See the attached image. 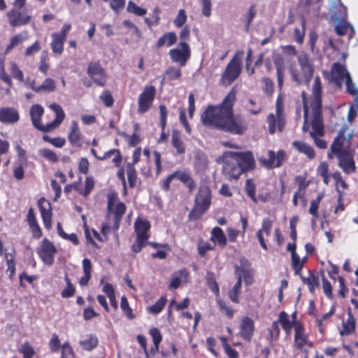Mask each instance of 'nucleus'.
<instances>
[{"mask_svg":"<svg viewBox=\"0 0 358 358\" xmlns=\"http://www.w3.org/2000/svg\"><path fill=\"white\" fill-rule=\"evenodd\" d=\"M9 71L10 72L11 76H9L5 70L3 62H1V65L0 66V80L6 83L8 87H11L13 86L12 78L18 80L20 83L24 81V73L23 71L20 69L18 64L15 62H9Z\"/></svg>","mask_w":358,"mask_h":358,"instance_id":"nucleus-14","label":"nucleus"},{"mask_svg":"<svg viewBox=\"0 0 358 358\" xmlns=\"http://www.w3.org/2000/svg\"><path fill=\"white\" fill-rule=\"evenodd\" d=\"M236 93L233 87L220 104L208 106L201 116L203 124L232 134H244L248 124L241 115H234V112Z\"/></svg>","mask_w":358,"mask_h":358,"instance_id":"nucleus-1","label":"nucleus"},{"mask_svg":"<svg viewBox=\"0 0 358 358\" xmlns=\"http://www.w3.org/2000/svg\"><path fill=\"white\" fill-rule=\"evenodd\" d=\"M20 116L17 109L13 107L0 108V122L5 124H13L20 120Z\"/></svg>","mask_w":358,"mask_h":358,"instance_id":"nucleus-25","label":"nucleus"},{"mask_svg":"<svg viewBox=\"0 0 358 358\" xmlns=\"http://www.w3.org/2000/svg\"><path fill=\"white\" fill-rule=\"evenodd\" d=\"M87 74L90 80H83V85L86 87H91L93 84L101 87L106 85L108 75L99 61H91L88 63Z\"/></svg>","mask_w":358,"mask_h":358,"instance_id":"nucleus-4","label":"nucleus"},{"mask_svg":"<svg viewBox=\"0 0 358 358\" xmlns=\"http://www.w3.org/2000/svg\"><path fill=\"white\" fill-rule=\"evenodd\" d=\"M245 191L248 197L255 203H258V199L256 196V185L252 179L249 178L246 180Z\"/></svg>","mask_w":358,"mask_h":358,"instance_id":"nucleus-47","label":"nucleus"},{"mask_svg":"<svg viewBox=\"0 0 358 358\" xmlns=\"http://www.w3.org/2000/svg\"><path fill=\"white\" fill-rule=\"evenodd\" d=\"M302 282L308 287L310 293L314 294L315 289L320 287L319 276L309 271V276L306 278L302 275L300 276Z\"/></svg>","mask_w":358,"mask_h":358,"instance_id":"nucleus-37","label":"nucleus"},{"mask_svg":"<svg viewBox=\"0 0 358 358\" xmlns=\"http://www.w3.org/2000/svg\"><path fill=\"white\" fill-rule=\"evenodd\" d=\"M242 71L241 59L238 53L234 55L223 71L220 83L224 86L231 85L240 76Z\"/></svg>","mask_w":358,"mask_h":358,"instance_id":"nucleus-8","label":"nucleus"},{"mask_svg":"<svg viewBox=\"0 0 358 358\" xmlns=\"http://www.w3.org/2000/svg\"><path fill=\"white\" fill-rule=\"evenodd\" d=\"M71 185H73V190L76 191L84 197H87L94 187V180L92 177L88 176L85 178L84 187L80 186V180Z\"/></svg>","mask_w":358,"mask_h":358,"instance_id":"nucleus-28","label":"nucleus"},{"mask_svg":"<svg viewBox=\"0 0 358 358\" xmlns=\"http://www.w3.org/2000/svg\"><path fill=\"white\" fill-rule=\"evenodd\" d=\"M210 241L215 244L217 243L222 248H224L227 243V237L223 230L218 227L213 228L211 231Z\"/></svg>","mask_w":358,"mask_h":358,"instance_id":"nucleus-34","label":"nucleus"},{"mask_svg":"<svg viewBox=\"0 0 358 358\" xmlns=\"http://www.w3.org/2000/svg\"><path fill=\"white\" fill-rule=\"evenodd\" d=\"M18 351L22 355L23 358H32L36 353L34 347L29 341L23 343Z\"/></svg>","mask_w":358,"mask_h":358,"instance_id":"nucleus-51","label":"nucleus"},{"mask_svg":"<svg viewBox=\"0 0 358 358\" xmlns=\"http://www.w3.org/2000/svg\"><path fill=\"white\" fill-rule=\"evenodd\" d=\"M171 144L174 148L176 149L178 154H184L185 152V147L181 140L180 132L174 130L171 135Z\"/></svg>","mask_w":358,"mask_h":358,"instance_id":"nucleus-41","label":"nucleus"},{"mask_svg":"<svg viewBox=\"0 0 358 358\" xmlns=\"http://www.w3.org/2000/svg\"><path fill=\"white\" fill-rule=\"evenodd\" d=\"M160 10L158 7H156L152 14V18H144L145 22L148 24V26H157L159 24L160 17H159Z\"/></svg>","mask_w":358,"mask_h":358,"instance_id":"nucleus-62","label":"nucleus"},{"mask_svg":"<svg viewBox=\"0 0 358 358\" xmlns=\"http://www.w3.org/2000/svg\"><path fill=\"white\" fill-rule=\"evenodd\" d=\"M298 62L299 64L301 71H302V75L299 70L291 69L290 73L292 78L297 83V85H301L303 82L306 85H308L313 78L314 69L310 63L308 57L306 55L303 57L299 55L298 57Z\"/></svg>","mask_w":358,"mask_h":358,"instance_id":"nucleus-6","label":"nucleus"},{"mask_svg":"<svg viewBox=\"0 0 358 358\" xmlns=\"http://www.w3.org/2000/svg\"><path fill=\"white\" fill-rule=\"evenodd\" d=\"M36 252L43 263L50 266L55 262V256L57 253V250L52 242L48 238H44Z\"/></svg>","mask_w":358,"mask_h":358,"instance_id":"nucleus-18","label":"nucleus"},{"mask_svg":"<svg viewBox=\"0 0 358 358\" xmlns=\"http://www.w3.org/2000/svg\"><path fill=\"white\" fill-rule=\"evenodd\" d=\"M312 131L310 132V136L311 138H314V136H322L324 134V130L322 115V108H312Z\"/></svg>","mask_w":358,"mask_h":358,"instance_id":"nucleus-22","label":"nucleus"},{"mask_svg":"<svg viewBox=\"0 0 358 358\" xmlns=\"http://www.w3.org/2000/svg\"><path fill=\"white\" fill-rule=\"evenodd\" d=\"M156 88L153 85H147L140 94L138 100V113L143 114L151 108L155 100Z\"/></svg>","mask_w":358,"mask_h":358,"instance_id":"nucleus-16","label":"nucleus"},{"mask_svg":"<svg viewBox=\"0 0 358 358\" xmlns=\"http://www.w3.org/2000/svg\"><path fill=\"white\" fill-rule=\"evenodd\" d=\"M278 322L281 324L287 335L290 334L292 328H294V325L298 322L290 320L288 314L285 311L280 313Z\"/></svg>","mask_w":358,"mask_h":358,"instance_id":"nucleus-36","label":"nucleus"},{"mask_svg":"<svg viewBox=\"0 0 358 358\" xmlns=\"http://www.w3.org/2000/svg\"><path fill=\"white\" fill-rule=\"evenodd\" d=\"M120 308L127 319L133 320L135 318V315L133 313L132 308L129 306L126 296H122L121 297Z\"/></svg>","mask_w":358,"mask_h":358,"instance_id":"nucleus-52","label":"nucleus"},{"mask_svg":"<svg viewBox=\"0 0 358 358\" xmlns=\"http://www.w3.org/2000/svg\"><path fill=\"white\" fill-rule=\"evenodd\" d=\"M261 83L262 84V90L267 95H272L274 91V83L271 79L264 77Z\"/></svg>","mask_w":358,"mask_h":358,"instance_id":"nucleus-60","label":"nucleus"},{"mask_svg":"<svg viewBox=\"0 0 358 358\" xmlns=\"http://www.w3.org/2000/svg\"><path fill=\"white\" fill-rule=\"evenodd\" d=\"M322 85L320 78L317 76L314 79L310 99L312 108H322Z\"/></svg>","mask_w":358,"mask_h":358,"instance_id":"nucleus-26","label":"nucleus"},{"mask_svg":"<svg viewBox=\"0 0 358 358\" xmlns=\"http://www.w3.org/2000/svg\"><path fill=\"white\" fill-rule=\"evenodd\" d=\"M83 268L84 275L80 278L79 284L81 286H86L91 278L92 273V263L89 259L85 258L83 260Z\"/></svg>","mask_w":358,"mask_h":358,"instance_id":"nucleus-38","label":"nucleus"},{"mask_svg":"<svg viewBox=\"0 0 358 358\" xmlns=\"http://www.w3.org/2000/svg\"><path fill=\"white\" fill-rule=\"evenodd\" d=\"M127 10L128 13H133L137 16H144L147 13V10L137 6L134 1H129L127 4Z\"/></svg>","mask_w":358,"mask_h":358,"instance_id":"nucleus-55","label":"nucleus"},{"mask_svg":"<svg viewBox=\"0 0 358 358\" xmlns=\"http://www.w3.org/2000/svg\"><path fill=\"white\" fill-rule=\"evenodd\" d=\"M57 88L55 81L50 78H47L44 80L43 83L39 85V93L41 92H54Z\"/></svg>","mask_w":358,"mask_h":358,"instance_id":"nucleus-53","label":"nucleus"},{"mask_svg":"<svg viewBox=\"0 0 358 358\" xmlns=\"http://www.w3.org/2000/svg\"><path fill=\"white\" fill-rule=\"evenodd\" d=\"M358 112V96L354 99V103L350 105L348 113V121L353 122L357 116Z\"/></svg>","mask_w":358,"mask_h":358,"instance_id":"nucleus-63","label":"nucleus"},{"mask_svg":"<svg viewBox=\"0 0 358 358\" xmlns=\"http://www.w3.org/2000/svg\"><path fill=\"white\" fill-rule=\"evenodd\" d=\"M255 332V322L248 316L241 319L238 334L242 339L247 342H250Z\"/></svg>","mask_w":358,"mask_h":358,"instance_id":"nucleus-23","label":"nucleus"},{"mask_svg":"<svg viewBox=\"0 0 358 358\" xmlns=\"http://www.w3.org/2000/svg\"><path fill=\"white\" fill-rule=\"evenodd\" d=\"M211 190L207 185H201L194 199V204L189 212V220H197L209 209L211 204Z\"/></svg>","mask_w":358,"mask_h":358,"instance_id":"nucleus-3","label":"nucleus"},{"mask_svg":"<svg viewBox=\"0 0 358 358\" xmlns=\"http://www.w3.org/2000/svg\"><path fill=\"white\" fill-rule=\"evenodd\" d=\"M323 194L320 193L317 194L315 199H313L310 202V206L309 208V213L311 214L314 217L317 218L319 215L318 214V208L320 203L323 199Z\"/></svg>","mask_w":358,"mask_h":358,"instance_id":"nucleus-57","label":"nucleus"},{"mask_svg":"<svg viewBox=\"0 0 358 358\" xmlns=\"http://www.w3.org/2000/svg\"><path fill=\"white\" fill-rule=\"evenodd\" d=\"M177 35L173 31L166 32L164 34L156 43L157 48H161L164 45L170 47L173 45L177 42Z\"/></svg>","mask_w":358,"mask_h":358,"instance_id":"nucleus-35","label":"nucleus"},{"mask_svg":"<svg viewBox=\"0 0 358 358\" xmlns=\"http://www.w3.org/2000/svg\"><path fill=\"white\" fill-rule=\"evenodd\" d=\"M112 155H114V157L113 159V163L114 164L115 166L119 167L122 162V156L120 152V151L118 149H110L106 152L104 155L99 158V160H106L109 159Z\"/></svg>","mask_w":358,"mask_h":358,"instance_id":"nucleus-39","label":"nucleus"},{"mask_svg":"<svg viewBox=\"0 0 358 358\" xmlns=\"http://www.w3.org/2000/svg\"><path fill=\"white\" fill-rule=\"evenodd\" d=\"M43 140L45 142L49 143L53 146L58 148H63L66 144V139L63 137L59 136L55 138H50L48 135H43Z\"/></svg>","mask_w":358,"mask_h":358,"instance_id":"nucleus-58","label":"nucleus"},{"mask_svg":"<svg viewBox=\"0 0 358 358\" xmlns=\"http://www.w3.org/2000/svg\"><path fill=\"white\" fill-rule=\"evenodd\" d=\"M194 170L196 173H200L205 172L208 167V160L206 155L199 154L195 157Z\"/></svg>","mask_w":358,"mask_h":358,"instance_id":"nucleus-40","label":"nucleus"},{"mask_svg":"<svg viewBox=\"0 0 358 358\" xmlns=\"http://www.w3.org/2000/svg\"><path fill=\"white\" fill-rule=\"evenodd\" d=\"M217 304L220 310L224 313L228 318H233L235 310L231 306H229L224 301L218 299H217Z\"/></svg>","mask_w":358,"mask_h":358,"instance_id":"nucleus-54","label":"nucleus"},{"mask_svg":"<svg viewBox=\"0 0 358 358\" xmlns=\"http://www.w3.org/2000/svg\"><path fill=\"white\" fill-rule=\"evenodd\" d=\"M283 101L282 98L278 96L275 102V115L270 113L267 117L268 132L270 134H274L278 130L282 132L286 123L285 117L283 114Z\"/></svg>","mask_w":358,"mask_h":358,"instance_id":"nucleus-7","label":"nucleus"},{"mask_svg":"<svg viewBox=\"0 0 358 358\" xmlns=\"http://www.w3.org/2000/svg\"><path fill=\"white\" fill-rule=\"evenodd\" d=\"M188 276V272L186 269H182L179 271L176 272L171 279L169 285V289H178L181 284L182 278H187Z\"/></svg>","mask_w":358,"mask_h":358,"instance_id":"nucleus-44","label":"nucleus"},{"mask_svg":"<svg viewBox=\"0 0 358 358\" xmlns=\"http://www.w3.org/2000/svg\"><path fill=\"white\" fill-rule=\"evenodd\" d=\"M225 156L232 159L243 173L253 171L256 166L255 159L252 151L225 152Z\"/></svg>","mask_w":358,"mask_h":358,"instance_id":"nucleus-9","label":"nucleus"},{"mask_svg":"<svg viewBox=\"0 0 358 358\" xmlns=\"http://www.w3.org/2000/svg\"><path fill=\"white\" fill-rule=\"evenodd\" d=\"M38 206L45 227L47 229H51L52 213L50 203L44 197H41L38 201Z\"/></svg>","mask_w":358,"mask_h":358,"instance_id":"nucleus-24","label":"nucleus"},{"mask_svg":"<svg viewBox=\"0 0 358 358\" xmlns=\"http://www.w3.org/2000/svg\"><path fill=\"white\" fill-rule=\"evenodd\" d=\"M345 129H341L336 137L333 141L330 149L328 151L327 157L333 159L334 156L341 155L345 152L353 150L351 146V136H346Z\"/></svg>","mask_w":358,"mask_h":358,"instance_id":"nucleus-10","label":"nucleus"},{"mask_svg":"<svg viewBox=\"0 0 358 358\" xmlns=\"http://www.w3.org/2000/svg\"><path fill=\"white\" fill-rule=\"evenodd\" d=\"M215 248V245H212L208 242H205L203 240L201 239L198 243V253L201 257H204L208 251L213 250Z\"/></svg>","mask_w":358,"mask_h":358,"instance_id":"nucleus-59","label":"nucleus"},{"mask_svg":"<svg viewBox=\"0 0 358 358\" xmlns=\"http://www.w3.org/2000/svg\"><path fill=\"white\" fill-rule=\"evenodd\" d=\"M167 299L165 296H161L153 305L147 308L149 313L157 315L162 311L166 306Z\"/></svg>","mask_w":358,"mask_h":358,"instance_id":"nucleus-42","label":"nucleus"},{"mask_svg":"<svg viewBox=\"0 0 358 358\" xmlns=\"http://www.w3.org/2000/svg\"><path fill=\"white\" fill-rule=\"evenodd\" d=\"M235 273L238 275L237 279H241V282L244 281V283L248 286L251 285L254 282V273L251 269L240 268L236 266Z\"/></svg>","mask_w":358,"mask_h":358,"instance_id":"nucleus-33","label":"nucleus"},{"mask_svg":"<svg viewBox=\"0 0 358 358\" xmlns=\"http://www.w3.org/2000/svg\"><path fill=\"white\" fill-rule=\"evenodd\" d=\"M50 108L55 113V118L50 123L43 124L41 117L44 113V108L40 104H34L30 108V117L33 126L38 130L44 133L54 131L63 122L65 113L60 105L52 103Z\"/></svg>","mask_w":358,"mask_h":358,"instance_id":"nucleus-2","label":"nucleus"},{"mask_svg":"<svg viewBox=\"0 0 358 358\" xmlns=\"http://www.w3.org/2000/svg\"><path fill=\"white\" fill-rule=\"evenodd\" d=\"M291 266L294 271L296 275H301V271L303 268V262H301V258L299 255H292L291 257Z\"/></svg>","mask_w":358,"mask_h":358,"instance_id":"nucleus-56","label":"nucleus"},{"mask_svg":"<svg viewBox=\"0 0 358 358\" xmlns=\"http://www.w3.org/2000/svg\"><path fill=\"white\" fill-rule=\"evenodd\" d=\"M151 224L146 219L137 217L134 222V231L136 241L131 245V250L134 253H139L146 246L148 239L150 237L149 231Z\"/></svg>","mask_w":358,"mask_h":358,"instance_id":"nucleus-5","label":"nucleus"},{"mask_svg":"<svg viewBox=\"0 0 358 358\" xmlns=\"http://www.w3.org/2000/svg\"><path fill=\"white\" fill-rule=\"evenodd\" d=\"M129 186L130 188H134L136 186L138 177L135 166L132 164H127L126 166Z\"/></svg>","mask_w":358,"mask_h":358,"instance_id":"nucleus-45","label":"nucleus"},{"mask_svg":"<svg viewBox=\"0 0 358 358\" xmlns=\"http://www.w3.org/2000/svg\"><path fill=\"white\" fill-rule=\"evenodd\" d=\"M267 154L268 158L260 157L258 159L260 164L267 169L279 168L287 159V155L282 149L278 150L277 152L274 150H269Z\"/></svg>","mask_w":358,"mask_h":358,"instance_id":"nucleus-13","label":"nucleus"},{"mask_svg":"<svg viewBox=\"0 0 358 358\" xmlns=\"http://www.w3.org/2000/svg\"><path fill=\"white\" fill-rule=\"evenodd\" d=\"M338 161V166L347 175H350L356 171L357 167L355 162V151L345 152L336 156Z\"/></svg>","mask_w":358,"mask_h":358,"instance_id":"nucleus-21","label":"nucleus"},{"mask_svg":"<svg viewBox=\"0 0 358 358\" xmlns=\"http://www.w3.org/2000/svg\"><path fill=\"white\" fill-rule=\"evenodd\" d=\"M64 280L66 286L61 292V296L64 299L72 297L76 293V288L67 274L65 275Z\"/></svg>","mask_w":358,"mask_h":358,"instance_id":"nucleus-50","label":"nucleus"},{"mask_svg":"<svg viewBox=\"0 0 358 358\" xmlns=\"http://www.w3.org/2000/svg\"><path fill=\"white\" fill-rule=\"evenodd\" d=\"M6 17L11 27H22L30 23L31 16L27 9L17 10L11 8L6 13Z\"/></svg>","mask_w":358,"mask_h":358,"instance_id":"nucleus-17","label":"nucleus"},{"mask_svg":"<svg viewBox=\"0 0 358 358\" xmlns=\"http://www.w3.org/2000/svg\"><path fill=\"white\" fill-rule=\"evenodd\" d=\"M206 280L209 288L215 293L219 294V286L215 280V275L213 272L208 271L206 276Z\"/></svg>","mask_w":358,"mask_h":358,"instance_id":"nucleus-61","label":"nucleus"},{"mask_svg":"<svg viewBox=\"0 0 358 358\" xmlns=\"http://www.w3.org/2000/svg\"><path fill=\"white\" fill-rule=\"evenodd\" d=\"M117 199L116 193H111L108 195L107 213L108 215L112 214L114 216L113 227L117 230L123 215L126 213L127 207L123 202L115 203Z\"/></svg>","mask_w":358,"mask_h":358,"instance_id":"nucleus-11","label":"nucleus"},{"mask_svg":"<svg viewBox=\"0 0 358 358\" xmlns=\"http://www.w3.org/2000/svg\"><path fill=\"white\" fill-rule=\"evenodd\" d=\"M347 320L342 321V329L340 330V334L341 336L351 335L355 333L356 330V320L350 308L347 309Z\"/></svg>","mask_w":358,"mask_h":358,"instance_id":"nucleus-27","label":"nucleus"},{"mask_svg":"<svg viewBox=\"0 0 358 358\" xmlns=\"http://www.w3.org/2000/svg\"><path fill=\"white\" fill-rule=\"evenodd\" d=\"M223 171L229 180H237L244 173L236 163L226 162Z\"/></svg>","mask_w":358,"mask_h":358,"instance_id":"nucleus-32","label":"nucleus"},{"mask_svg":"<svg viewBox=\"0 0 358 358\" xmlns=\"http://www.w3.org/2000/svg\"><path fill=\"white\" fill-rule=\"evenodd\" d=\"M27 31H22L21 33L13 35L7 44L4 54L7 55L11 52L15 48L23 43L28 38Z\"/></svg>","mask_w":358,"mask_h":358,"instance_id":"nucleus-30","label":"nucleus"},{"mask_svg":"<svg viewBox=\"0 0 358 358\" xmlns=\"http://www.w3.org/2000/svg\"><path fill=\"white\" fill-rule=\"evenodd\" d=\"M38 155L51 163L59 162V156L55 152L48 148H42L38 150Z\"/></svg>","mask_w":358,"mask_h":358,"instance_id":"nucleus-48","label":"nucleus"},{"mask_svg":"<svg viewBox=\"0 0 358 358\" xmlns=\"http://www.w3.org/2000/svg\"><path fill=\"white\" fill-rule=\"evenodd\" d=\"M98 343V338L94 334H90L87 339L80 341V345L85 350L87 351H91L96 348Z\"/></svg>","mask_w":358,"mask_h":358,"instance_id":"nucleus-46","label":"nucleus"},{"mask_svg":"<svg viewBox=\"0 0 358 358\" xmlns=\"http://www.w3.org/2000/svg\"><path fill=\"white\" fill-rule=\"evenodd\" d=\"M348 76L350 75L345 66L339 62H335L331 66L329 82L341 88L344 80H345Z\"/></svg>","mask_w":358,"mask_h":358,"instance_id":"nucleus-20","label":"nucleus"},{"mask_svg":"<svg viewBox=\"0 0 358 358\" xmlns=\"http://www.w3.org/2000/svg\"><path fill=\"white\" fill-rule=\"evenodd\" d=\"M241 285L242 282H241V279H237L236 282L232 289H230L228 292L229 298L234 303H239V294L241 293Z\"/></svg>","mask_w":358,"mask_h":358,"instance_id":"nucleus-49","label":"nucleus"},{"mask_svg":"<svg viewBox=\"0 0 358 358\" xmlns=\"http://www.w3.org/2000/svg\"><path fill=\"white\" fill-rule=\"evenodd\" d=\"M81 132L79 129L78 122L73 120L71 123L70 131L68 135V140L72 146H81Z\"/></svg>","mask_w":358,"mask_h":358,"instance_id":"nucleus-29","label":"nucleus"},{"mask_svg":"<svg viewBox=\"0 0 358 358\" xmlns=\"http://www.w3.org/2000/svg\"><path fill=\"white\" fill-rule=\"evenodd\" d=\"M292 146L299 152L305 155L309 159L315 157L314 148L303 141H295L292 143Z\"/></svg>","mask_w":358,"mask_h":358,"instance_id":"nucleus-31","label":"nucleus"},{"mask_svg":"<svg viewBox=\"0 0 358 358\" xmlns=\"http://www.w3.org/2000/svg\"><path fill=\"white\" fill-rule=\"evenodd\" d=\"M174 178L178 179L181 182L185 185L188 188L189 192L191 193L196 187L195 180L192 178L188 171H176L168 176L163 180L161 185L162 189L166 192L169 191L170 189L171 182Z\"/></svg>","mask_w":358,"mask_h":358,"instance_id":"nucleus-12","label":"nucleus"},{"mask_svg":"<svg viewBox=\"0 0 358 358\" xmlns=\"http://www.w3.org/2000/svg\"><path fill=\"white\" fill-rule=\"evenodd\" d=\"M294 348L299 351L303 350L306 346L313 347V343L308 340V336L305 333L303 325L297 322L294 325Z\"/></svg>","mask_w":358,"mask_h":358,"instance_id":"nucleus-19","label":"nucleus"},{"mask_svg":"<svg viewBox=\"0 0 358 358\" xmlns=\"http://www.w3.org/2000/svg\"><path fill=\"white\" fill-rule=\"evenodd\" d=\"M180 48H172L169 55L173 62L178 63L180 66H185L191 57L190 46L186 41H180Z\"/></svg>","mask_w":358,"mask_h":358,"instance_id":"nucleus-15","label":"nucleus"},{"mask_svg":"<svg viewBox=\"0 0 358 358\" xmlns=\"http://www.w3.org/2000/svg\"><path fill=\"white\" fill-rule=\"evenodd\" d=\"M52 37L51 47L52 52L61 55L64 51V43L66 40L54 34H52Z\"/></svg>","mask_w":358,"mask_h":358,"instance_id":"nucleus-43","label":"nucleus"},{"mask_svg":"<svg viewBox=\"0 0 358 358\" xmlns=\"http://www.w3.org/2000/svg\"><path fill=\"white\" fill-rule=\"evenodd\" d=\"M61 348V358H75L73 350L68 342H65Z\"/></svg>","mask_w":358,"mask_h":358,"instance_id":"nucleus-64","label":"nucleus"}]
</instances>
